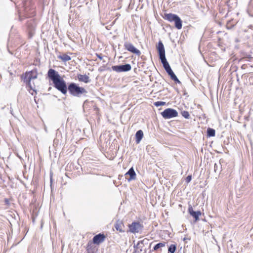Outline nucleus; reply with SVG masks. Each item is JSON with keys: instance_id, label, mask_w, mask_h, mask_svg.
<instances>
[{"instance_id": "nucleus-1", "label": "nucleus", "mask_w": 253, "mask_h": 253, "mask_svg": "<svg viewBox=\"0 0 253 253\" xmlns=\"http://www.w3.org/2000/svg\"><path fill=\"white\" fill-rule=\"evenodd\" d=\"M157 49L158 50L159 59L163 64L164 68L168 73L171 71L172 69L166 59L164 45L161 41H159L158 45H157Z\"/></svg>"}, {"instance_id": "nucleus-2", "label": "nucleus", "mask_w": 253, "mask_h": 253, "mask_svg": "<svg viewBox=\"0 0 253 253\" xmlns=\"http://www.w3.org/2000/svg\"><path fill=\"white\" fill-rule=\"evenodd\" d=\"M37 76L38 71L36 68H35L30 71L26 72V73L22 76L24 83L26 84V85L30 89L33 90V91L36 92V93H37V90L32 85L31 81L33 79H37Z\"/></svg>"}, {"instance_id": "nucleus-3", "label": "nucleus", "mask_w": 253, "mask_h": 253, "mask_svg": "<svg viewBox=\"0 0 253 253\" xmlns=\"http://www.w3.org/2000/svg\"><path fill=\"white\" fill-rule=\"evenodd\" d=\"M69 93L76 97H80L82 94H86L87 91L83 87L79 86L77 84L71 83L68 85Z\"/></svg>"}, {"instance_id": "nucleus-4", "label": "nucleus", "mask_w": 253, "mask_h": 253, "mask_svg": "<svg viewBox=\"0 0 253 253\" xmlns=\"http://www.w3.org/2000/svg\"><path fill=\"white\" fill-rule=\"evenodd\" d=\"M163 17L165 20H167L170 22H174V26L177 29L180 30L182 28V21L177 15L165 13Z\"/></svg>"}, {"instance_id": "nucleus-5", "label": "nucleus", "mask_w": 253, "mask_h": 253, "mask_svg": "<svg viewBox=\"0 0 253 253\" xmlns=\"http://www.w3.org/2000/svg\"><path fill=\"white\" fill-rule=\"evenodd\" d=\"M53 86L63 94L67 92L68 87L66 82L62 78L53 83Z\"/></svg>"}, {"instance_id": "nucleus-6", "label": "nucleus", "mask_w": 253, "mask_h": 253, "mask_svg": "<svg viewBox=\"0 0 253 253\" xmlns=\"http://www.w3.org/2000/svg\"><path fill=\"white\" fill-rule=\"evenodd\" d=\"M162 117L165 119H169L178 116L177 111L172 108H167L161 113Z\"/></svg>"}, {"instance_id": "nucleus-7", "label": "nucleus", "mask_w": 253, "mask_h": 253, "mask_svg": "<svg viewBox=\"0 0 253 253\" xmlns=\"http://www.w3.org/2000/svg\"><path fill=\"white\" fill-rule=\"evenodd\" d=\"M111 68L113 71L117 73L126 72L131 70V66L130 64L126 63L125 64L112 66Z\"/></svg>"}, {"instance_id": "nucleus-8", "label": "nucleus", "mask_w": 253, "mask_h": 253, "mask_svg": "<svg viewBox=\"0 0 253 253\" xmlns=\"http://www.w3.org/2000/svg\"><path fill=\"white\" fill-rule=\"evenodd\" d=\"M129 231L132 233L140 232L143 229V224L138 221H133L131 224H128Z\"/></svg>"}, {"instance_id": "nucleus-9", "label": "nucleus", "mask_w": 253, "mask_h": 253, "mask_svg": "<svg viewBox=\"0 0 253 253\" xmlns=\"http://www.w3.org/2000/svg\"><path fill=\"white\" fill-rule=\"evenodd\" d=\"M48 78L52 81L53 84L61 78L58 72L53 69H49L47 72Z\"/></svg>"}, {"instance_id": "nucleus-10", "label": "nucleus", "mask_w": 253, "mask_h": 253, "mask_svg": "<svg viewBox=\"0 0 253 253\" xmlns=\"http://www.w3.org/2000/svg\"><path fill=\"white\" fill-rule=\"evenodd\" d=\"M124 47L125 49L127 50L129 52L135 54L138 56L141 54L140 51L130 42H125L124 43Z\"/></svg>"}, {"instance_id": "nucleus-11", "label": "nucleus", "mask_w": 253, "mask_h": 253, "mask_svg": "<svg viewBox=\"0 0 253 253\" xmlns=\"http://www.w3.org/2000/svg\"><path fill=\"white\" fill-rule=\"evenodd\" d=\"M188 212L194 218L195 221L199 220V216L202 213L200 211H194L191 206H189Z\"/></svg>"}, {"instance_id": "nucleus-12", "label": "nucleus", "mask_w": 253, "mask_h": 253, "mask_svg": "<svg viewBox=\"0 0 253 253\" xmlns=\"http://www.w3.org/2000/svg\"><path fill=\"white\" fill-rule=\"evenodd\" d=\"M106 236L103 233H99L95 235L92 239V243L96 245H99L105 239Z\"/></svg>"}, {"instance_id": "nucleus-13", "label": "nucleus", "mask_w": 253, "mask_h": 253, "mask_svg": "<svg viewBox=\"0 0 253 253\" xmlns=\"http://www.w3.org/2000/svg\"><path fill=\"white\" fill-rule=\"evenodd\" d=\"M125 176L126 178L127 179L128 181L135 179L136 173L133 167H131L129 169L127 172L125 174Z\"/></svg>"}, {"instance_id": "nucleus-14", "label": "nucleus", "mask_w": 253, "mask_h": 253, "mask_svg": "<svg viewBox=\"0 0 253 253\" xmlns=\"http://www.w3.org/2000/svg\"><path fill=\"white\" fill-rule=\"evenodd\" d=\"M114 227L120 232L124 233L125 232V226L123 221L121 220L118 219L116 221L114 224Z\"/></svg>"}, {"instance_id": "nucleus-15", "label": "nucleus", "mask_w": 253, "mask_h": 253, "mask_svg": "<svg viewBox=\"0 0 253 253\" xmlns=\"http://www.w3.org/2000/svg\"><path fill=\"white\" fill-rule=\"evenodd\" d=\"M77 77L79 81L84 82L86 84L89 83L91 81L89 77L86 75L78 74Z\"/></svg>"}, {"instance_id": "nucleus-16", "label": "nucleus", "mask_w": 253, "mask_h": 253, "mask_svg": "<svg viewBox=\"0 0 253 253\" xmlns=\"http://www.w3.org/2000/svg\"><path fill=\"white\" fill-rule=\"evenodd\" d=\"M135 142L136 144L140 143L143 137V132L142 130L140 129L136 131L135 133Z\"/></svg>"}, {"instance_id": "nucleus-17", "label": "nucleus", "mask_w": 253, "mask_h": 253, "mask_svg": "<svg viewBox=\"0 0 253 253\" xmlns=\"http://www.w3.org/2000/svg\"><path fill=\"white\" fill-rule=\"evenodd\" d=\"M27 28L29 32L32 33L35 30L36 25L34 21L30 20L27 22Z\"/></svg>"}, {"instance_id": "nucleus-18", "label": "nucleus", "mask_w": 253, "mask_h": 253, "mask_svg": "<svg viewBox=\"0 0 253 253\" xmlns=\"http://www.w3.org/2000/svg\"><path fill=\"white\" fill-rule=\"evenodd\" d=\"M168 74L169 76L170 77V79L173 80L175 83L181 84V82L179 80V79L177 78L174 73L173 72L172 70L170 71V72L168 73Z\"/></svg>"}, {"instance_id": "nucleus-19", "label": "nucleus", "mask_w": 253, "mask_h": 253, "mask_svg": "<svg viewBox=\"0 0 253 253\" xmlns=\"http://www.w3.org/2000/svg\"><path fill=\"white\" fill-rule=\"evenodd\" d=\"M57 57L58 59L62 60L64 62L68 61L71 60V57L65 53H64L62 55H59Z\"/></svg>"}, {"instance_id": "nucleus-20", "label": "nucleus", "mask_w": 253, "mask_h": 253, "mask_svg": "<svg viewBox=\"0 0 253 253\" xmlns=\"http://www.w3.org/2000/svg\"><path fill=\"white\" fill-rule=\"evenodd\" d=\"M215 135V130L212 128L209 127L207 130V135L208 137H213Z\"/></svg>"}, {"instance_id": "nucleus-21", "label": "nucleus", "mask_w": 253, "mask_h": 253, "mask_svg": "<svg viewBox=\"0 0 253 253\" xmlns=\"http://www.w3.org/2000/svg\"><path fill=\"white\" fill-rule=\"evenodd\" d=\"M165 242H160L154 246L153 251H157L160 248L165 247Z\"/></svg>"}, {"instance_id": "nucleus-22", "label": "nucleus", "mask_w": 253, "mask_h": 253, "mask_svg": "<svg viewBox=\"0 0 253 253\" xmlns=\"http://www.w3.org/2000/svg\"><path fill=\"white\" fill-rule=\"evenodd\" d=\"M176 250V246L175 244H171L168 248L169 253H174Z\"/></svg>"}, {"instance_id": "nucleus-23", "label": "nucleus", "mask_w": 253, "mask_h": 253, "mask_svg": "<svg viewBox=\"0 0 253 253\" xmlns=\"http://www.w3.org/2000/svg\"><path fill=\"white\" fill-rule=\"evenodd\" d=\"M181 114L182 117L185 119H189L190 118V114L187 111H182L181 112Z\"/></svg>"}, {"instance_id": "nucleus-24", "label": "nucleus", "mask_w": 253, "mask_h": 253, "mask_svg": "<svg viewBox=\"0 0 253 253\" xmlns=\"http://www.w3.org/2000/svg\"><path fill=\"white\" fill-rule=\"evenodd\" d=\"M220 166L218 164L215 163L214 165V171L215 172H220L221 169H220Z\"/></svg>"}, {"instance_id": "nucleus-25", "label": "nucleus", "mask_w": 253, "mask_h": 253, "mask_svg": "<svg viewBox=\"0 0 253 253\" xmlns=\"http://www.w3.org/2000/svg\"><path fill=\"white\" fill-rule=\"evenodd\" d=\"M166 104V103L165 102L159 101L154 102V105L156 107H159L161 106L165 105Z\"/></svg>"}, {"instance_id": "nucleus-26", "label": "nucleus", "mask_w": 253, "mask_h": 253, "mask_svg": "<svg viewBox=\"0 0 253 253\" xmlns=\"http://www.w3.org/2000/svg\"><path fill=\"white\" fill-rule=\"evenodd\" d=\"M192 180V175H188L185 178V181L187 183H189Z\"/></svg>"}, {"instance_id": "nucleus-27", "label": "nucleus", "mask_w": 253, "mask_h": 253, "mask_svg": "<svg viewBox=\"0 0 253 253\" xmlns=\"http://www.w3.org/2000/svg\"><path fill=\"white\" fill-rule=\"evenodd\" d=\"M92 243H93L91 242V241H89L88 242L87 245V247H86L87 250L89 251L91 249Z\"/></svg>"}, {"instance_id": "nucleus-28", "label": "nucleus", "mask_w": 253, "mask_h": 253, "mask_svg": "<svg viewBox=\"0 0 253 253\" xmlns=\"http://www.w3.org/2000/svg\"><path fill=\"white\" fill-rule=\"evenodd\" d=\"M148 241L147 239H143V240H141V241H140L138 242V243H137V245H138L139 244H146V242L147 241Z\"/></svg>"}, {"instance_id": "nucleus-29", "label": "nucleus", "mask_w": 253, "mask_h": 253, "mask_svg": "<svg viewBox=\"0 0 253 253\" xmlns=\"http://www.w3.org/2000/svg\"><path fill=\"white\" fill-rule=\"evenodd\" d=\"M224 162V160L223 159H220L219 161V164H218L219 166H220V169H222V164Z\"/></svg>"}, {"instance_id": "nucleus-30", "label": "nucleus", "mask_w": 253, "mask_h": 253, "mask_svg": "<svg viewBox=\"0 0 253 253\" xmlns=\"http://www.w3.org/2000/svg\"><path fill=\"white\" fill-rule=\"evenodd\" d=\"M97 57L100 59V60H102L103 59V56H102L101 54H97L96 53V54Z\"/></svg>"}, {"instance_id": "nucleus-31", "label": "nucleus", "mask_w": 253, "mask_h": 253, "mask_svg": "<svg viewBox=\"0 0 253 253\" xmlns=\"http://www.w3.org/2000/svg\"><path fill=\"white\" fill-rule=\"evenodd\" d=\"M23 6H24L25 7V8H26V7H27L26 2L23 1Z\"/></svg>"}, {"instance_id": "nucleus-32", "label": "nucleus", "mask_w": 253, "mask_h": 253, "mask_svg": "<svg viewBox=\"0 0 253 253\" xmlns=\"http://www.w3.org/2000/svg\"><path fill=\"white\" fill-rule=\"evenodd\" d=\"M246 65L244 64L242 66L241 68L243 69H245L246 68Z\"/></svg>"}, {"instance_id": "nucleus-33", "label": "nucleus", "mask_w": 253, "mask_h": 253, "mask_svg": "<svg viewBox=\"0 0 253 253\" xmlns=\"http://www.w3.org/2000/svg\"><path fill=\"white\" fill-rule=\"evenodd\" d=\"M10 113H11L12 115H13V113H12V112H13V109H12V107H10Z\"/></svg>"}, {"instance_id": "nucleus-34", "label": "nucleus", "mask_w": 253, "mask_h": 253, "mask_svg": "<svg viewBox=\"0 0 253 253\" xmlns=\"http://www.w3.org/2000/svg\"><path fill=\"white\" fill-rule=\"evenodd\" d=\"M52 178H51V177H50V182H51V183H52Z\"/></svg>"}, {"instance_id": "nucleus-35", "label": "nucleus", "mask_w": 253, "mask_h": 253, "mask_svg": "<svg viewBox=\"0 0 253 253\" xmlns=\"http://www.w3.org/2000/svg\"><path fill=\"white\" fill-rule=\"evenodd\" d=\"M34 100H35V102H36V97H34Z\"/></svg>"}, {"instance_id": "nucleus-36", "label": "nucleus", "mask_w": 253, "mask_h": 253, "mask_svg": "<svg viewBox=\"0 0 253 253\" xmlns=\"http://www.w3.org/2000/svg\"><path fill=\"white\" fill-rule=\"evenodd\" d=\"M137 246H138L137 245V246H134V248H135V247H137Z\"/></svg>"}, {"instance_id": "nucleus-37", "label": "nucleus", "mask_w": 253, "mask_h": 253, "mask_svg": "<svg viewBox=\"0 0 253 253\" xmlns=\"http://www.w3.org/2000/svg\"><path fill=\"white\" fill-rule=\"evenodd\" d=\"M137 246H138L137 245V246H134V248H135V247H137Z\"/></svg>"}]
</instances>
